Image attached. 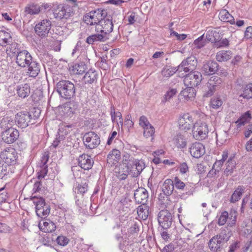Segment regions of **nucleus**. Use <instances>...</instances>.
<instances>
[{"instance_id":"f257e3e1","label":"nucleus","mask_w":252,"mask_h":252,"mask_svg":"<svg viewBox=\"0 0 252 252\" xmlns=\"http://www.w3.org/2000/svg\"><path fill=\"white\" fill-rule=\"evenodd\" d=\"M1 127L4 131L1 133L2 140L6 143H14L19 136V132L17 129L12 127V124L3 120L1 123Z\"/></svg>"},{"instance_id":"f03ea898","label":"nucleus","mask_w":252,"mask_h":252,"mask_svg":"<svg viewBox=\"0 0 252 252\" xmlns=\"http://www.w3.org/2000/svg\"><path fill=\"white\" fill-rule=\"evenodd\" d=\"M56 88L60 96L65 99H70L75 94L74 85L68 80L60 81L56 85Z\"/></svg>"},{"instance_id":"7ed1b4c3","label":"nucleus","mask_w":252,"mask_h":252,"mask_svg":"<svg viewBox=\"0 0 252 252\" xmlns=\"http://www.w3.org/2000/svg\"><path fill=\"white\" fill-rule=\"evenodd\" d=\"M229 238L230 235L225 231H222L210 240L208 243L209 248L213 252H220L223 245L229 240Z\"/></svg>"},{"instance_id":"20e7f679","label":"nucleus","mask_w":252,"mask_h":252,"mask_svg":"<svg viewBox=\"0 0 252 252\" xmlns=\"http://www.w3.org/2000/svg\"><path fill=\"white\" fill-rule=\"evenodd\" d=\"M222 79L218 76H211L208 81L205 88L204 96L210 97L219 90L222 86Z\"/></svg>"},{"instance_id":"39448f33","label":"nucleus","mask_w":252,"mask_h":252,"mask_svg":"<svg viewBox=\"0 0 252 252\" xmlns=\"http://www.w3.org/2000/svg\"><path fill=\"white\" fill-rule=\"evenodd\" d=\"M33 202L35 205V212L38 217L45 219L47 218L50 212L49 205L46 203L42 197H33Z\"/></svg>"},{"instance_id":"423d86ee","label":"nucleus","mask_w":252,"mask_h":252,"mask_svg":"<svg viewBox=\"0 0 252 252\" xmlns=\"http://www.w3.org/2000/svg\"><path fill=\"white\" fill-rule=\"evenodd\" d=\"M106 16L104 11L97 9L87 13L83 18L84 21L90 26L96 25Z\"/></svg>"},{"instance_id":"0eeeda50","label":"nucleus","mask_w":252,"mask_h":252,"mask_svg":"<svg viewBox=\"0 0 252 252\" xmlns=\"http://www.w3.org/2000/svg\"><path fill=\"white\" fill-rule=\"evenodd\" d=\"M52 27V22L50 20L45 19L41 20L34 27V32L37 35L41 38L48 36Z\"/></svg>"},{"instance_id":"6e6552de","label":"nucleus","mask_w":252,"mask_h":252,"mask_svg":"<svg viewBox=\"0 0 252 252\" xmlns=\"http://www.w3.org/2000/svg\"><path fill=\"white\" fill-rule=\"evenodd\" d=\"M208 127L205 123L197 122L192 127V135L198 140L204 139L208 136Z\"/></svg>"},{"instance_id":"1a4fd4ad","label":"nucleus","mask_w":252,"mask_h":252,"mask_svg":"<svg viewBox=\"0 0 252 252\" xmlns=\"http://www.w3.org/2000/svg\"><path fill=\"white\" fill-rule=\"evenodd\" d=\"M83 141L85 147L89 149L95 148L100 142L98 135L93 131L85 133L83 137Z\"/></svg>"},{"instance_id":"9d476101","label":"nucleus","mask_w":252,"mask_h":252,"mask_svg":"<svg viewBox=\"0 0 252 252\" xmlns=\"http://www.w3.org/2000/svg\"><path fill=\"white\" fill-rule=\"evenodd\" d=\"M0 157L1 159L7 165H15L18 158L17 153L11 147L6 148L1 152Z\"/></svg>"},{"instance_id":"9b49d317","label":"nucleus","mask_w":252,"mask_h":252,"mask_svg":"<svg viewBox=\"0 0 252 252\" xmlns=\"http://www.w3.org/2000/svg\"><path fill=\"white\" fill-rule=\"evenodd\" d=\"M237 216V212L235 210H231L229 213L224 211L221 213L219 218L218 224L219 225H223L228 220V225L231 227L236 223Z\"/></svg>"},{"instance_id":"f8f14e48","label":"nucleus","mask_w":252,"mask_h":252,"mask_svg":"<svg viewBox=\"0 0 252 252\" xmlns=\"http://www.w3.org/2000/svg\"><path fill=\"white\" fill-rule=\"evenodd\" d=\"M197 64L196 58L194 56H191L184 60L177 67L179 72H190L195 69Z\"/></svg>"},{"instance_id":"ddd939ff","label":"nucleus","mask_w":252,"mask_h":252,"mask_svg":"<svg viewBox=\"0 0 252 252\" xmlns=\"http://www.w3.org/2000/svg\"><path fill=\"white\" fill-rule=\"evenodd\" d=\"M202 80V76L198 71L190 72L185 76L184 83L186 86L194 87L198 86Z\"/></svg>"},{"instance_id":"4468645a","label":"nucleus","mask_w":252,"mask_h":252,"mask_svg":"<svg viewBox=\"0 0 252 252\" xmlns=\"http://www.w3.org/2000/svg\"><path fill=\"white\" fill-rule=\"evenodd\" d=\"M95 31L106 35L111 32L113 29L112 20L103 18L95 27Z\"/></svg>"},{"instance_id":"2eb2a0df","label":"nucleus","mask_w":252,"mask_h":252,"mask_svg":"<svg viewBox=\"0 0 252 252\" xmlns=\"http://www.w3.org/2000/svg\"><path fill=\"white\" fill-rule=\"evenodd\" d=\"M158 222L162 228L168 229L172 222V214L167 210H162L158 214Z\"/></svg>"},{"instance_id":"dca6fc26","label":"nucleus","mask_w":252,"mask_h":252,"mask_svg":"<svg viewBox=\"0 0 252 252\" xmlns=\"http://www.w3.org/2000/svg\"><path fill=\"white\" fill-rule=\"evenodd\" d=\"M56 18L67 19L73 15V9L69 5H59L54 12Z\"/></svg>"},{"instance_id":"f3484780","label":"nucleus","mask_w":252,"mask_h":252,"mask_svg":"<svg viewBox=\"0 0 252 252\" xmlns=\"http://www.w3.org/2000/svg\"><path fill=\"white\" fill-rule=\"evenodd\" d=\"M32 118V115L28 112H20L15 116V121L18 127L25 128Z\"/></svg>"},{"instance_id":"a211bd4d","label":"nucleus","mask_w":252,"mask_h":252,"mask_svg":"<svg viewBox=\"0 0 252 252\" xmlns=\"http://www.w3.org/2000/svg\"><path fill=\"white\" fill-rule=\"evenodd\" d=\"M32 60V57L27 50H22L16 56V63L21 67H26Z\"/></svg>"},{"instance_id":"6ab92c4d","label":"nucleus","mask_w":252,"mask_h":252,"mask_svg":"<svg viewBox=\"0 0 252 252\" xmlns=\"http://www.w3.org/2000/svg\"><path fill=\"white\" fill-rule=\"evenodd\" d=\"M193 122L192 117L189 113L183 114L179 119L180 129L185 131L190 130L192 126Z\"/></svg>"},{"instance_id":"aec40b11","label":"nucleus","mask_w":252,"mask_h":252,"mask_svg":"<svg viewBox=\"0 0 252 252\" xmlns=\"http://www.w3.org/2000/svg\"><path fill=\"white\" fill-rule=\"evenodd\" d=\"M174 187L179 190L186 191L188 195H192L194 192V188L189 184H185L178 177H176L173 181Z\"/></svg>"},{"instance_id":"412c9836","label":"nucleus","mask_w":252,"mask_h":252,"mask_svg":"<svg viewBox=\"0 0 252 252\" xmlns=\"http://www.w3.org/2000/svg\"><path fill=\"white\" fill-rule=\"evenodd\" d=\"M189 152L192 157L198 158L205 153V147L200 142L193 143L189 148Z\"/></svg>"},{"instance_id":"4be33fe9","label":"nucleus","mask_w":252,"mask_h":252,"mask_svg":"<svg viewBox=\"0 0 252 252\" xmlns=\"http://www.w3.org/2000/svg\"><path fill=\"white\" fill-rule=\"evenodd\" d=\"M135 201L138 204H146L148 198L147 190L143 188H139L135 190L134 194Z\"/></svg>"},{"instance_id":"5701e85b","label":"nucleus","mask_w":252,"mask_h":252,"mask_svg":"<svg viewBox=\"0 0 252 252\" xmlns=\"http://www.w3.org/2000/svg\"><path fill=\"white\" fill-rule=\"evenodd\" d=\"M48 154L44 153L41 158L40 162L39 163L40 169L37 173V177L38 179L44 178V177L47 174L48 170L46 163L48 162Z\"/></svg>"},{"instance_id":"b1692460","label":"nucleus","mask_w":252,"mask_h":252,"mask_svg":"<svg viewBox=\"0 0 252 252\" xmlns=\"http://www.w3.org/2000/svg\"><path fill=\"white\" fill-rule=\"evenodd\" d=\"M78 160L79 165L85 170L91 169L94 163V161L91 157L86 154L80 156Z\"/></svg>"},{"instance_id":"393cba45","label":"nucleus","mask_w":252,"mask_h":252,"mask_svg":"<svg viewBox=\"0 0 252 252\" xmlns=\"http://www.w3.org/2000/svg\"><path fill=\"white\" fill-rule=\"evenodd\" d=\"M27 66L28 67V73L30 77L35 78L38 75L41 67L39 63L32 60Z\"/></svg>"},{"instance_id":"a878e982","label":"nucleus","mask_w":252,"mask_h":252,"mask_svg":"<svg viewBox=\"0 0 252 252\" xmlns=\"http://www.w3.org/2000/svg\"><path fill=\"white\" fill-rule=\"evenodd\" d=\"M132 176L137 177L145 167V163L143 160L135 159L132 164Z\"/></svg>"},{"instance_id":"bb28decb","label":"nucleus","mask_w":252,"mask_h":252,"mask_svg":"<svg viewBox=\"0 0 252 252\" xmlns=\"http://www.w3.org/2000/svg\"><path fill=\"white\" fill-rule=\"evenodd\" d=\"M219 65L214 61H209L205 63L202 67V71L205 75L213 74L218 69Z\"/></svg>"},{"instance_id":"cd10ccee","label":"nucleus","mask_w":252,"mask_h":252,"mask_svg":"<svg viewBox=\"0 0 252 252\" xmlns=\"http://www.w3.org/2000/svg\"><path fill=\"white\" fill-rule=\"evenodd\" d=\"M121 158V152L117 149L112 150L107 156V163L111 166L118 162Z\"/></svg>"},{"instance_id":"c85d7f7f","label":"nucleus","mask_w":252,"mask_h":252,"mask_svg":"<svg viewBox=\"0 0 252 252\" xmlns=\"http://www.w3.org/2000/svg\"><path fill=\"white\" fill-rule=\"evenodd\" d=\"M132 168L133 167L130 165L121 164L117 175L118 178L121 180H125L129 174H132Z\"/></svg>"},{"instance_id":"c756f323","label":"nucleus","mask_w":252,"mask_h":252,"mask_svg":"<svg viewBox=\"0 0 252 252\" xmlns=\"http://www.w3.org/2000/svg\"><path fill=\"white\" fill-rule=\"evenodd\" d=\"M174 185L173 181L171 179H166L162 186V191L166 196L170 195L174 190Z\"/></svg>"},{"instance_id":"7c9ffc66","label":"nucleus","mask_w":252,"mask_h":252,"mask_svg":"<svg viewBox=\"0 0 252 252\" xmlns=\"http://www.w3.org/2000/svg\"><path fill=\"white\" fill-rule=\"evenodd\" d=\"M206 39L211 42H217L220 38V35L218 29H209L206 32Z\"/></svg>"},{"instance_id":"2f4dec72","label":"nucleus","mask_w":252,"mask_h":252,"mask_svg":"<svg viewBox=\"0 0 252 252\" xmlns=\"http://www.w3.org/2000/svg\"><path fill=\"white\" fill-rule=\"evenodd\" d=\"M97 73L93 69L88 70L83 77V80L85 84H92L96 81Z\"/></svg>"},{"instance_id":"473e14b6","label":"nucleus","mask_w":252,"mask_h":252,"mask_svg":"<svg viewBox=\"0 0 252 252\" xmlns=\"http://www.w3.org/2000/svg\"><path fill=\"white\" fill-rule=\"evenodd\" d=\"M107 39H108L107 36H105L103 34L98 33V34H94L89 36H88L86 40V42L89 44H93L96 42H104Z\"/></svg>"},{"instance_id":"72a5a7b5","label":"nucleus","mask_w":252,"mask_h":252,"mask_svg":"<svg viewBox=\"0 0 252 252\" xmlns=\"http://www.w3.org/2000/svg\"><path fill=\"white\" fill-rule=\"evenodd\" d=\"M12 40L10 34L4 31H0V45L5 47Z\"/></svg>"},{"instance_id":"f704fd0d","label":"nucleus","mask_w":252,"mask_h":252,"mask_svg":"<svg viewBox=\"0 0 252 252\" xmlns=\"http://www.w3.org/2000/svg\"><path fill=\"white\" fill-rule=\"evenodd\" d=\"M149 206L146 204H141L137 208V213L139 219L146 220L149 215Z\"/></svg>"},{"instance_id":"c9c22d12","label":"nucleus","mask_w":252,"mask_h":252,"mask_svg":"<svg viewBox=\"0 0 252 252\" xmlns=\"http://www.w3.org/2000/svg\"><path fill=\"white\" fill-rule=\"evenodd\" d=\"M219 18L222 22H229L232 25L235 24L234 17L225 9H222L220 11Z\"/></svg>"},{"instance_id":"e433bc0d","label":"nucleus","mask_w":252,"mask_h":252,"mask_svg":"<svg viewBox=\"0 0 252 252\" xmlns=\"http://www.w3.org/2000/svg\"><path fill=\"white\" fill-rule=\"evenodd\" d=\"M231 57L232 53L230 51L221 50L217 53L216 59L218 62H222L230 60Z\"/></svg>"},{"instance_id":"4c0bfd02","label":"nucleus","mask_w":252,"mask_h":252,"mask_svg":"<svg viewBox=\"0 0 252 252\" xmlns=\"http://www.w3.org/2000/svg\"><path fill=\"white\" fill-rule=\"evenodd\" d=\"M17 92L19 96L24 98L30 94L31 88L30 85L28 84H25L22 86L18 87Z\"/></svg>"},{"instance_id":"58836bf2","label":"nucleus","mask_w":252,"mask_h":252,"mask_svg":"<svg viewBox=\"0 0 252 252\" xmlns=\"http://www.w3.org/2000/svg\"><path fill=\"white\" fill-rule=\"evenodd\" d=\"M187 88L184 89L180 93V95L183 96L186 100L191 99L195 96V90L191 87L186 86Z\"/></svg>"},{"instance_id":"ea45409f","label":"nucleus","mask_w":252,"mask_h":252,"mask_svg":"<svg viewBox=\"0 0 252 252\" xmlns=\"http://www.w3.org/2000/svg\"><path fill=\"white\" fill-rule=\"evenodd\" d=\"M39 6L34 4H30L26 6L24 9L25 15H36L41 11Z\"/></svg>"},{"instance_id":"a19ab883","label":"nucleus","mask_w":252,"mask_h":252,"mask_svg":"<svg viewBox=\"0 0 252 252\" xmlns=\"http://www.w3.org/2000/svg\"><path fill=\"white\" fill-rule=\"evenodd\" d=\"M86 69L87 65L83 62H81L72 66V71L74 74H82Z\"/></svg>"},{"instance_id":"79ce46f5","label":"nucleus","mask_w":252,"mask_h":252,"mask_svg":"<svg viewBox=\"0 0 252 252\" xmlns=\"http://www.w3.org/2000/svg\"><path fill=\"white\" fill-rule=\"evenodd\" d=\"M71 128V125H62L60 126L58 135H59V138L64 139L65 136L70 132Z\"/></svg>"},{"instance_id":"37998d69","label":"nucleus","mask_w":252,"mask_h":252,"mask_svg":"<svg viewBox=\"0 0 252 252\" xmlns=\"http://www.w3.org/2000/svg\"><path fill=\"white\" fill-rule=\"evenodd\" d=\"M174 143L178 148H184L187 145V141L185 136L178 134L174 138Z\"/></svg>"},{"instance_id":"c03bdc74","label":"nucleus","mask_w":252,"mask_h":252,"mask_svg":"<svg viewBox=\"0 0 252 252\" xmlns=\"http://www.w3.org/2000/svg\"><path fill=\"white\" fill-rule=\"evenodd\" d=\"M251 119V114L248 111L242 115V116L237 121L236 123L238 126H241L249 123Z\"/></svg>"},{"instance_id":"a18cd8bd","label":"nucleus","mask_w":252,"mask_h":252,"mask_svg":"<svg viewBox=\"0 0 252 252\" xmlns=\"http://www.w3.org/2000/svg\"><path fill=\"white\" fill-rule=\"evenodd\" d=\"M60 113L64 118H65L73 115V110L68 104H65L60 108Z\"/></svg>"},{"instance_id":"49530a36","label":"nucleus","mask_w":252,"mask_h":252,"mask_svg":"<svg viewBox=\"0 0 252 252\" xmlns=\"http://www.w3.org/2000/svg\"><path fill=\"white\" fill-rule=\"evenodd\" d=\"M9 46L7 49V52H9L14 55H17L22 50L20 49V45L16 42L11 41L10 44H8Z\"/></svg>"},{"instance_id":"de8ad7c7","label":"nucleus","mask_w":252,"mask_h":252,"mask_svg":"<svg viewBox=\"0 0 252 252\" xmlns=\"http://www.w3.org/2000/svg\"><path fill=\"white\" fill-rule=\"evenodd\" d=\"M178 71H179L178 68H176V67L172 66H166L162 69L161 74L164 77H169Z\"/></svg>"},{"instance_id":"09e8293b","label":"nucleus","mask_w":252,"mask_h":252,"mask_svg":"<svg viewBox=\"0 0 252 252\" xmlns=\"http://www.w3.org/2000/svg\"><path fill=\"white\" fill-rule=\"evenodd\" d=\"M241 96L247 99L252 98V83L245 86L243 93L240 95V97Z\"/></svg>"},{"instance_id":"8fccbe9b","label":"nucleus","mask_w":252,"mask_h":252,"mask_svg":"<svg viewBox=\"0 0 252 252\" xmlns=\"http://www.w3.org/2000/svg\"><path fill=\"white\" fill-rule=\"evenodd\" d=\"M244 193V189L241 188H238L231 195L230 201L234 203L240 199L242 194Z\"/></svg>"},{"instance_id":"3c124183","label":"nucleus","mask_w":252,"mask_h":252,"mask_svg":"<svg viewBox=\"0 0 252 252\" xmlns=\"http://www.w3.org/2000/svg\"><path fill=\"white\" fill-rule=\"evenodd\" d=\"M222 103L223 101L222 99L220 98V96H218L212 97L210 102L211 107L216 109L219 108L222 105Z\"/></svg>"},{"instance_id":"603ef678","label":"nucleus","mask_w":252,"mask_h":252,"mask_svg":"<svg viewBox=\"0 0 252 252\" xmlns=\"http://www.w3.org/2000/svg\"><path fill=\"white\" fill-rule=\"evenodd\" d=\"M177 93L176 89H171L167 91L164 94L163 99H162V102L165 103L166 102L168 101L173 96L176 94Z\"/></svg>"},{"instance_id":"864d4df0","label":"nucleus","mask_w":252,"mask_h":252,"mask_svg":"<svg viewBox=\"0 0 252 252\" xmlns=\"http://www.w3.org/2000/svg\"><path fill=\"white\" fill-rule=\"evenodd\" d=\"M236 165V161L233 158H229L226 163V168L225 172L226 173H232Z\"/></svg>"},{"instance_id":"5fc2aeb1","label":"nucleus","mask_w":252,"mask_h":252,"mask_svg":"<svg viewBox=\"0 0 252 252\" xmlns=\"http://www.w3.org/2000/svg\"><path fill=\"white\" fill-rule=\"evenodd\" d=\"M223 163L224 162L221 159L216 161L213 165L212 170L209 172V174L210 175L212 174V175L214 174H216V172H219L220 170L221 167Z\"/></svg>"},{"instance_id":"6e6d98bb","label":"nucleus","mask_w":252,"mask_h":252,"mask_svg":"<svg viewBox=\"0 0 252 252\" xmlns=\"http://www.w3.org/2000/svg\"><path fill=\"white\" fill-rule=\"evenodd\" d=\"M134 159L135 158L132 157H131L130 155L128 154H126L123 157L122 164L132 166V164Z\"/></svg>"},{"instance_id":"4d7b16f0","label":"nucleus","mask_w":252,"mask_h":252,"mask_svg":"<svg viewBox=\"0 0 252 252\" xmlns=\"http://www.w3.org/2000/svg\"><path fill=\"white\" fill-rule=\"evenodd\" d=\"M143 129L144 136L146 138L152 137L155 133V128L152 126L146 127L145 128H144Z\"/></svg>"},{"instance_id":"13d9d810","label":"nucleus","mask_w":252,"mask_h":252,"mask_svg":"<svg viewBox=\"0 0 252 252\" xmlns=\"http://www.w3.org/2000/svg\"><path fill=\"white\" fill-rule=\"evenodd\" d=\"M75 189L77 190L78 193L84 194L86 192L88 189V184L86 182H82L78 185Z\"/></svg>"},{"instance_id":"bf43d9fd","label":"nucleus","mask_w":252,"mask_h":252,"mask_svg":"<svg viewBox=\"0 0 252 252\" xmlns=\"http://www.w3.org/2000/svg\"><path fill=\"white\" fill-rule=\"evenodd\" d=\"M139 124L143 127V128L152 126L149 123L147 117L144 116H142L140 117Z\"/></svg>"},{"instance_id":"052dcab7","label":"nucleus","mask_w":252,"mask_h":252,"mask_svg":"<svg viewBox=\"0 0 252 252\" xmlns=\"http://www.w3.org/2000/svg\"><path fill=\"white\" fill-rule=\"evenodd\" d=\"M57 242L61 246H65L68 243L69 239L65 236H59L57 239Z\"/></svg>"},{"instance_id":"680f3d73","label":"nucleus","mask_w":252,"mask_h":252,"mask_svg":"<svg viewBox=\"0 0 252 252\" xmlns=\"http://www.w3.org/2000/svg\"><path fill=\"white\" fill-rule=\"evenodd\" d=\"M203 36L202 35L194 40V44L197 48H201L205 45V42L203 40Z\"/></svg>"},{"instance_id":"e2e57ef3","label":"nucleus","mask_w":252,"mask_h":252,"mask_svg":"<svg viewBox=\"0 0 252 252\" xmlns=\"http://www.w3.org/2000/svg\"><path fill=\"white\" fill-rule=\"evenodd\" d=\"M170 36H175L178 40L180 41L183 40L187 37V35L185 34H179L178 32L174 31L173 29H171Z\"/></svg>"},{"instance_id":"0e129e2a","label":"nucleus","mask_w":252,"mask_h":252,"mask_svg":"<svg viewBox=\"0 0 252 252\" xmlns=\"http://www.w3.org/2000/svg\"><path fill=\"white\" fill-rule=\"evenodd\" d=\"M12 229L4 223L0 222V232L10 233Z\"/></svg>"},{"instance_id":"69168bd1","label":"nucleus","mask_w":252,"mask_h":252,"mask_svg":"<svg viewBox=\"0 0 252 252\" xmlns=\"http://www.w3.org/2000/svg\"><path fill=\"white\" fill-rule=\"evenodd\" d=\"M139 230V224L135 221L131 222V226L129 228V232L131 234L137 233Z\"/></svg>"},{"instance_id":"338daca9","label":"nucleus","mask_w":252,"mask_h":252,"mask_svg":"<svg viewBox=\"0 0 252 252\" xmlns=\"http://www.w3.org/2000/svg\"><path fill=\"white\" fill-rule=\"evenodd\" d=\"M240 247V242L236 241L229 246V250L228 252H235Z\"/></svg>"},{"instance_id":"774afa93","label":"nucleus","mask_w":252,"mask_h":252,"mask_svg":"<svg viewBox=\"0 0 252 252\" xmlns=\"http://www.w3.org/2000/svg\"><path fill=\"white\" fill-rule=\"evenodd\" d=\"M252 38V26H249L246 28L244 33V38L249 39Z\"/></svg>"}]
</instances>
